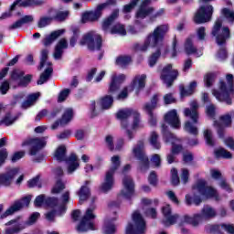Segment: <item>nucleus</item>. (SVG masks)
Here are the masks:
<instances>
[{
    "instance_id": "34",
    "label": "nucleus",
    "mask_w": 234,
    "mask_h": 234,
    "mask_svg": "<svg viewBox=\"0 0 234 234\" xmlns=\"http://www.w3.org/2000/svg\"><path fill=\"white\" fill-rule=\"evenodd\" d=\"M65 32V29H58L56 31H53L50 35H48L44 39H43V45L44 47H50L52 43L55 41L57 37H59V36H63V33Z\"/></svg>"
},
{
    "instance_id": "32",
    "label": "nucleus",
    "mask_w": 234,
    "mask_h": 234,
    "mask_svg": "<svg viewBox=\"0 0 234 234\" xmlns=\"http://www.w3.org/2000/svg\"><path fill=\"white\" fill-rule=\"evenodd\" d=\"M74 116V112L72 111V109L68 108L63 115L60 121H57L52 126L51 129H58V127H59V123L60 125H67V123H69V122H70V120H72V117Z\"/></svg>"
},
{
    "instance_id": "5",
    "label": "nucleus",
    "mask_w": 234,
    "mask_h": 234,
    "mask_svg": "<svg viewBox=\"0 0 234 234\" xmlns=\"http://www.w3.org/2000/svg\"><path fill=\"white\" fill-rule=\"evenodd\" d=\"M226 80L227 84L224 81L219 82L221 92L214 90L212 93L218 101H225L227 105H231V99L234 97L233 75L228 74Z\"/></svg>"
},
{
    "instance_id": "43",
    "label": "nucleus",
    "mask_w": 234,
    "mask_h": 234,
    "mask_svg": "<svg viewBox=\"0 0 234 234\" xmlns=\"http://www.w3.org/2000/svg\"><path fill=\"white\" fill-rule=\"evenodd\" d=\"M195 89H197V81H192L187 89L180 86L181 96H191L195 92Z\"/></svg>"
},
{
    "instance_id": "57",
    "label": "nucleus",
    "mask_w": 234,
    "mask_h": 234,
    "mask_svg": "<svg viewBox=\"0 0 234 234\" xmlns=\"http://www.w3.org/2000/svg\"><path fill=\"white\" fill-rule=\"evenodd\" d=\"M171 182L174 186L180 184V177H178V171L176 168L171 170Z\"/></svg>"
},
{
    "instance_id": "24",
    "label": "nucleus",
    "mask_w": 234,
    "mask_h": 234,
    "mask_svg": "<svg viewBox=\"0 0 234 234\" xmlns=\"http://www.w3.org/2000/svg\"><path fill=\"white\" fill-rule=\"evenodd\" d=\"M158 94H155L153 96L151 101L144 104V107L145 112H147L149 115V122L151 125H156V115L153 112V111L158 107Z\"/></svg>"
},
{
    "instance_id": "63",
    "label": "nucleus",
    "mask_w": 234,
    "mask_h": 234,
    "mask_svg": "<svg viewBox=\"0 0 234 234\" xmlns=\"http://www.w3.org/2000/svg\"><path fill=\"white\" fill-rule=\"evenodd\" d=\"M8 90H10V82H8V80H5L0 85V92L1 94L5 95L6 94V92H8Z\"/></svg>"
},
{
    "instance_id": "7",
    "label": "nucleus",
    "mask_w": 234,
    "mask_h": 234,
    "mask_svg": "<svg viewBox=\"0 0 234 234\" xmlns=\"http://www.w3.org/2000/svg\"><path fill=\"white\" fill-rule=\"evenodd\" d=\"M184 115L186 118H191L192 122L187 121L185 123V131L189 133V134H193L197 136L198 134V128L195 125V123H198V102L197 101H193L190 102V109L186 108L184 111Z\"/></svg>"
},
{
    "instance_id": "41",
    "label": "nucleus",
    "mask_w": 234,
    "mask_h": 234,
    "mask_svg": "<svg viewBox=\"0 0 234 234\" xmlns=\"http://www.w3.org/2000/svg\"><path fill=\"white\" fill-rule=\"evenodd\" d=\"M111 34H117V36H127V30L125 29V26L116 23L111 27Z\"/></svg>"
},
{
    "instance_id": "1",
    "label": "nucleus",
    "mask_w": 234,
    "mask_h": 234,
    "mask_svg": "<svg viewBox=\"0 0 234 234\" xmlns=\"http://www.w3.org/2000/svg\"><path fill=\"white\" fill-rule=\"evenodd\" d=\"M168 30L169 27L167 25L158 26L154 32L146 37L144 44L135 45V49L139 50V52H146L149 48L158 47L155 53L149 58L148 63L150 67H154V65H156V61H158V58H160L161 54H163V56H167L169 53V48L163 43L164 37H165V34H167Z\"/></svg>"
},
{
    "instance_id": "60",
    "label": "nucleus",
    "mask_w": 234,
    "mask_h": 234,
    "mask_svg": "<svg viewBox=\"0 0 234 234\" xmlns=\"http://www.w3.org/2000/svg\"><path fill=\"white\" fill-rule=\"evenodd\" d=\"M204 82H205L206 87H211V85H213V83H215V74L207 73L205 76Z\"/></svg>"
},
{
    "instance_id": "46",
    "label": "nucleus",
    "mask_w": 234,
    "mask_h": 234,
    "mask_svg": "<svg viewBox=\"0 0 234 234\" xmlns=\"http://www.w3.org/2000/svg\"><path fill=\"white\" fill-rule=\"evenodd\" d=\"M19 3H21V0H16L10 6L9 11L5 12L0 16V21H3V19H8V17H12V12L16 10V6H19Z\"/></svg>"
},
{
    "instance_id": "48",
    "label": "nucleus",
    "mask_w": 234,
    "mask_h": 234,
    "mask_svg": "<svg viewBox=\"0 0 234 234\" xmlns=\"http://www.w3.org/2000/svg\"><path fill=\"white\" fill-rule=\"evenodd\" d=\"M132 58L130 56H120L116 59V65L122 67V69H125L129 63H131Z\"/></svg>"
},
{
    "instance_id": "25",
    "label": "nucleus",
    "mask_w": 234,
    "mask_h": 234,
    "mask_svg": "<svg viewBox=\"0 0 234 234\" xmlns=\"http://www.w3.org/2000/svg\"><path fill=\"white\" fill-rule=\"evenodd\" d=\"M105 10V4L99 5L94 11L86 12L82 15V23H87V21H98L101 17Z\"/></svg>"
},
{
    "instance_id": "8",
    "label": "nucleus",
    "mask_w": 234,
    "mask_h": 234,
    "mask_svg": "<svg viewBox=\"0 0 234 234\" xmlns=\"http://www.w3.org/2000/svg\"><path fill=\"white\" fill-rule=\"evenodd\" d=\"M54 157L58 162H66L68 165V175H72V173H74V171L80 167L78 156H76L75 154H71L69 157H67V148L65 145H60L57 148Z\"/></svg>"
},
{
    "instance_id": "38",
    "label": "nucleus",
    "mask_w": 234,
    "mask_h": 234,
    "mask_svg": "<svg viewBox=\"0 0 234 234\" xmlns=\"http://www.w3.org/2000/svg\"><path fill=\"white\" fill-rule=\"evenodd\" d=\"M185 51L186 54L189 56L191 54H195L197 58H200L202 56V52L200 51L199 53L197 52V48L193 46V40L191 38H187L186 43H185Z\"/></svg>"
},
{
    "instance_id": "44",
    "label": "nucleus",
    "mask_w": 234,
    "mask_h": 234,
    "mask_svg": "<svg viewBox=\"0 0 234 234\" xmlns=\"http://www.w3.org/2000/svg\"><path fill=\"white\" fill-rule=\"evenodd\" d=\"M150 145L154 149H161L162 144H160V141L158 140V133L156 132H152L149 138Z\"/></svg>"
},
{
    "instance_id": "37",
    "label": "nucleus",
    "mask_w": 234,
    "mask_h": 234,
    "mask_svg": "<svg viewBox=\"0 0 234 234\" xmlns=\"http://www.w3.org/2000/svg\"><path fill=\"white\" fill-rule=\"evenodd\" d=\"M89 184H90V181H86L85 186H82L78 192V196L80 197V204H83V202H85V200H87V198L90 197V190L87 186H89Z\"/></svg>"
},
{
    "instance_id": "29",
    "label": "nucleus",
    "mask_w": 234,
    "mask_h": 234,
    "mask_svg": "<svg viewBox=\"0 0 234 234\" xmlns=\"http://www.w3.org/2000/svg\"><path fill=\"white\" fill-rule=\"evenodd\" d=\"M165 122L171 125L174 129H180V119L176 110H171L165 115Z\"/></svg>"
},
{
    "instance_id": "2",
    "label": "nucleus",
    "mask_w": 234,
    "mask_h": 234,
    "mask_svg": "<svg viewBox=\"0 0 234 234\" xmlns=\"http://www.w3.org/2000/svg\"><path fill=\"white\" fill-rule=\"evenodd\" d=\"M117 118L118 120H121V125L125 129L129 140H133V138H134L133 131H136V129L144 127V123H142V120H140V113L136 110H121L117 112ZM131 129L133 131H131Z\"/></svg>"
},
{
    "instance_id": "31",
    "label": "nucleus",
    "mask_w": 234,
    "mask_h": 234,
    "mask_svg": "<svg viewBox=\"0 0 234 234\" xmlns=\"http://www.w3.org/2000/svg\"><path fill=\"white\" fill-rule=\"evenodd\" d=\"M69 48V42L65 38H61L55 47V51L53 53V58L56 60L61 59L63 58V50Z\"/></svg>"
},
{
    "instance_id": "52",
    "label": "nucleus",
    "mask_w": 234,
    "mask_h": 234,
    "mask_svg": "<svg viewBox=\"0 0 234 234\" xmlns=\"http://www.w3.org/2000/svg\"><path fill=\"white\" fill-rule=\"evenodd\" d=\"M136 26H129L128 27V33L132 34V35H136V34H140V32L142 30H144V28H145V26H141L140 22H135Z\"/></svg>"
},
{
    "instance_id": "16",
    "label": "nucleus",
    "mask_w": 234,
    "mask_h": 234,
    "mask_svg": "<svg viewBox=\"0 0 234 234\" xmlns=\"http://www.w3.org/2000/svg\"><path fill=\"white\" fill-rule=\"evenodd\" d=\"M144 149L145 145L144 141H139L133 149L135 158L139 159L141 162V171H147V169H149V157L145 154Z\"/></svg>"
},
{
    "instance_id": "11",
    "label": "nucleus",
    "mask_w": 234,
    "mask_h": 234,
    "mask_svg": "<svg viewBox=\"0 0 234 234\" xmlns=\"http://www.w3.org/2000/svg\"><path fill=\"white\" fill-rule=\"evenodd\" d=\"M44 67H47L45 71L40 75L37 80V85H43L47 83L50 76H52L53 69L52 62L48 61V49H42L40 52V64L38 66V70H41Z\"/></svg>"
},
{
    "instance_id": "10",
    "label": "nucleus",
    "mask_w": 234,
    "mask_h": 234,
    "mask_svg": "<svg viewBox=\"0 0 234 234\" xmlns=\"http://www.w3.org/2000/svg\"><path fill=\"white\" fill-rule=\"evenodd\" d=\"M112 165L110 169L106 172L104 176V181L101 186V190L103 193H108L114 186V173L118 171L122 161H120V157L118 155H113L111 159Z\"/></svg>"
},
{
    "instance_id": "49",
    "label": "nucleus",
    "mask_w": 234,
    "mask_h": 234,
    "mask_svg": "<svg viewBox=\"0 0 234 234\" xmlns=\"http://www.w3.org/2000/svg\"><path fill=\"white\" fill-rule=\"evenodd\" d=\"M63 189H65V183L61 179H58L51 190V193L53 195H58V193H61Z\"/></svg>"
},
{
    "instance_id": "30",
    "label": "nucleus",
    "mask_w": 234,
    "mask_h": 234,
    "mask_svg": "<svg viewBox=\"0 0 234 234\" xmlns=\"http://www.w3.org/2000/svg\"><path fill=\"white\" fill-rule=\"evenodd\" d=\"M145 80H147L145 74L135 76L132 84L129 86L130 92H133L134 90H141V89H144L145 87Z\"/></svg>"
},
{
    "instance_id": "55",
    "label": "nucleus",
    "mask_w": 234,
    "mask_h": 234,
    "mask_svg": "<svg viewBox=\"0 0 234 234\" xmlns=\"http://www.w3.org/2000/svg\"><path fill=\"white\" fill-rule=\"evenodd\" d=\"M215 154L218 158H231V153L224 148H219L215 151Z\"/></svg>"
},
{
    "instance_id": "22",
    "label": "nucleus",
    "mask_w": 234,
    "mask_h": 234,
    "mask_svg": "<svg viewBox=\"0 0 234 234\" xmlns=\"http://www.w3.org/2000/svg\"><path fill=\"white\" fill-rule=\"evenodd\" d=\"M151 0H144L135 13L136 23H140L145 17H149L153 16V12H154V8L150 6Z\"/></svg>"
},
{
    "instance_id": "33",
    "label": "nucleus",
    "mask_w": 234,
    "mask_h": 234,
    "mask_svg": "<svg viewBox=\"0 0 234 234\" xmlns=\"http://www.w3.org/2000/svg\"><path fill=\"white\" fill-rule=\"evenodd\" d=\"M48 14L52 16L53 21H65L69 17V11H58L54 8H49Z\"/></svg>"
},
{
    "instance_id": "61",
    "label": "nucleus",
    "mask_w": 234,
    "mask_h": 234,
    "mask_svg": "<svg viewBox=\"0 0 234 234\" xmlns=\"http://www.w3.org/2000/svg\"><path fill=\"white\" fill-rule=\"evenodd\" d=\"M30 81H32V75L23 76L20 79L18 85L20 87H27V85H28V83H30Z\"/></svg>"
},
{
    "instance_id": "35",
    "label": "nucleus",
    "mask_w": 234,
    "mask_h": 234,
    "mask_svg": "<svg viewBox=\"0 0 234 234\" xmlns=\"http://www.w3.org/2000/svg\"><path fill=\"white\" fill-rule=\"evenodd\" d=\"M120 15V11L118 9H115L112 11V16H110L108 18H106L102 23V29L104 32H107L109 28L112 26V23L118 19V16Z\"/></svg>"
},
{
    "instance_id": "23",
    "label": "nucleus",
    "mask_w": 234,
    "mask_h": 234,
    "mask_svg": "<svg viewBox=\"0 0 234 234\" xmlns=\"http://www.w3.org/2000/svg\"><path fill=\"white\" fill-rule=\"evenodd\" d=\"M231 116L234 118V112H231L230 114L227 113L222 115L219 118L220 122L218 121L214 122V127H217L218 135L219 138H224V127H229V125H231Z\"/></svg>"
},
{
    "instance_id": "18",
    "label": "nucleus",
    "mask_w": 234,
    "mask_h": 234,
    "mask_svg": "<svg viewBox=\"0 0 234 234\" xmlns=\"http://www.w3.org/2000/svg\"><path fill=\"white\" fill-rule=\"evenodd\" d=\"M213 16V5H207L199 7L196 16L194 17L195 23L197 25H202V23H208L211 21V17Z\"/></svg>"
},
{
    "instance_id": "59",
    "label": "nucleus",
    "mask_w": 234,
    "mask_h": 234,
    "mask_svg": "<svg viewBox=\"0 0 234 234\" xmlns=\"http://www.w3.org/2000/svg\"><path fill=\"white\" fill-rule=\"evenodd\" d=\"M27 226L16 225L13 228L6 229L5 234H16L19 233L22 229H25Z\"/></svg>"
},
{
    "instance_id": "3",
    "label": "nucleus",
    "mask_w": 234,
    "mask_h": 234,
    "mask_svg": "<svg viewBox=\"0 0 234 234\" xmlns=\"http://www.w3.org/2000/svg\"><path fill=\"white\" fill-rule=\"evenodd\" d=\"M222 17L218 18L211 32L212 36L216 37L217 45H218V47H221L218 52V58L221 60L228 58V51L226 50V41H228V39L231 37V35L229 33V27H222Z\"/></svg>"
},
{
    "instance_id": "62",
    "label": "nucleus",
    "mask_w": 234,
    "mask_h": 234,
    "mask_svg": "<svg viewBox=\"0 0 234 234\" xmlns=\"http://www.w3.org/2000/svg\"><path fill=\"white\" fill-rule=\"evenodd\" d=\"M28 187H41V182L39 181V176H37L27 182Z\"/></svg>"
},
{
    "instance_id": "51",
    "label": "nucleus",
    "mask_w": 234,
    "mask_h": 234,
    "mask_svg": "<svg viewBox=\"0 0 234 234\" xmlns=\"http://www.w3.org/2000/svg\"><path fill=\"white\" fill-rule=\"evenodd\" d=\"M204 138L207 142V145H210V147L215 145V139L213 138V132H211V130H205Z\"/></svg>"
},
{
    "instance_id": "54",
    "label": "nucleus",
    "mask_w": 234,
    "mask_h": 234,
    "mask_svg": "<svg viewBox=\"0 0 234 234\" xmlns=\"http://www.w3.org/2000/svg\"><path fill=\"white\" fill-rule=\"evenodd\" d=\"M25 76V72L21 69H14L11 72V80L12 81H20V80Z\"/></svg>"
},
{
    "instance_id": "9",
    "label": "nucleus",
    "mask_w": 234,
    "mask_h": 234,
    "mask_svg": "<svg viewBox=\"0 0 234 234\" xmlns=\"http://www.w3.org/2000/svg\"><path fill=\"white\" fill-rule=\"evenodd\" d=\"M162 134L164 142L172 144V152L167 155V162L168 164H173V162H175V154H178V153L182 151L180 139L176 138V135L169 132L165 124L162 125Z\"/></svg>"
},
{
    "instance_id": "14",
    "label": "nucleus",
    "mask_w": 234,
    "mask_h": 234,
    "mask_svg": "<svg viewBox=\"0 0 234 234\" xmlns=\"http://www.w3.org/2000/svg\"><path fill=\"white\" fill-rule=\"evenodd\" d=\"M194 191H197L199 195L205 197V198H214V200H220L218 192L212 186H207V182L204 179H199L194 186Z\"/></svg>"
},
{
    "instance_id": "27",
    "label": "nucleus",
    "mask_w": 234,
    "mask_h": 234,
    "mask_svg": "<svg viewBox=\"0 0 234 234\" xmlns=\"http://www.w3.org/2000/svg\"><path fill=\"white\" fill-rule=\"evenodd\" d=\"M19 173V168H12L6 173L0 174V186H8L14 182V178Z\"/></svg>"
},
{
    "instance_id": "56",
    "label": "nucleus",
    "mask_w": 234,
    "mask_h": 234,
    "mask_svg": "<svg viewBox=\"0 0 234 234\" xmlns=\"http://www.w3.org/2000/svg\"><path fill=\"white\" fill-rule=\"evenodd\" d=\"M223 16L229 21V23H234V11L228 8L222 9Z\"/></svg>"
},
{
    "instance_id": "64",
    "label": "nucleus",
    "mask_w": 234,
    "mask_h": 234,
    "mask_svg": "<svg viewBox=\"0 0 234 234\" xmlns=\"http://www.w3.org/2000/svg\"><path fill=\"white\" fill-rule=\"evenodd\" d=\"M69 94H70V90L69 89H65L64 90H62L59 95H58V101H65V100H67V98H69Z\"/></svg>"
},
{
    "instance_id": "26",
    "label": "nucleus",
    "mask_w": 234,
    "mask_h": 234,
    "mask_svg": "<svg viewBox=\"0 0 234 234\" xmlns=\"http://www.w3.org/2000/svg\"><path fill=\"white\" fill-rule=\"evenodd\" d=\"M162 212L164 215L163 224L165 226H173V224H176V220H178V214H172L171 206L166 205L163 207Z\"/></svg>"
},
{
    "instance_id": "58",
    "label": "nucleus",
    "mask_w": 234,
    "mask_h": 234,
    "mask_svg": "<svg viewBox=\"0 0 234 234\" xmlns=\"http://www.w3.org/2000/svg\"><path fill=\"white\" fill-rule=\"evenodd\" d=\"M73 36L71 37L69 40L70 47H76V42L78 41V37H80V29L74 27L72 29Z\"/></svg>"
},
{
    "instance_id": "15",
    "label": "nucleus",
    "mask_w": 234,
    "mask_h": 234,
    "mask_svg": "<svg viewBox=\"0 0 234 234\" xmlns=\"http://www.w3.org/2000/svg\"><path fill=\"white\" fill-rule=\"evenodd\" d=\"M80 45H87L89 50H100L101 48V36L96 32L91 31L83 36L80 40Z\"/></svg>"
},
{
    "instance_id": "4",
    "label": "nucleus",
    "mask_w": 234,
    "mask_h": 234,
    "mask_svg": "<svg viewBox=\"0 0 234 234\" xmlns=\"http://www.w3.org/2000/svg\"><path fill=\"white\" fill-rule=\"evenodd\" d=\"M61 203L56 197H48L45 198V195H39L36 197L34 204L35 207H41L43 204L48 206L49 207H58L60 211V215H63L67 211V204H69V200H70V193L65 192L60 197Z\"/></svg>"
},
{
    "instance_id": "45",
    "label": "nucleus",
    "mask_w": 234,
    "mask_h": 234,
    "mask_svg": "<svg viewBox=\"0 0 234 234\" xmlns=\"http://www.w3.org/2000/svg\"><path fill=\"white\" fill-rule=\"evenodd\" d=\"M52 21H54L52 15L41 16L37 22V27L38 28H45V27H48Z\"/></svg>"
},
{
    "instance_id": "36",
    "label": "nucleus",
    "mask_w": 234,
    "mask_h": 234,
    "mask_svg": "<svg viewBox=\"0 0 234 234\" xmlns=\"http://www.w3.org/2000/svg\"><path fill=\"white\" fill-rule=\"evenodd\" d=\"M116 220V212H113V217L109 218L105 221V226H104V233L105 234H114L116 233V227L112 222Z\"/></svg>"
},
{
    "instance_id": "53",
    "label": "nucleus",
    "mask_w": 234,
    "mask_h": 234,
    "mask_svg": "<svg viewBox=\"0 0 234 234\" xmlns=\"http://www.w3.org/2000/svg\"><path fill=\"white\" fill-rule=\"evenodd\" d=\"M17 120L16 117H12V115L10 113H6L5 118L0 121V125H6V127H8L9 125H12V123H14V122H16Z\"/></svg>"
},
{
    "instance_id": "42",
    "label": "nucleus",
    "mask_w": 234,
    "mask_h": 234,
    "mask_svg": "<svg viewBox=\"0 0 234 234\" xmlns=\"http://www.w3.org/2000/svg\"><path fill=\"white\" fill-rule=\"evenodd\" d=\"M44 3L45 1L43 0H21V2L18 4V6H24V8L28 6H43Z\"/></svg>"
},
{
    "instance_id": "47",
    "label": "nucleus",
    "mask_w": 234,
    "mask_h": 234,
    "mask_svg": "<svg viewBox=\"0 0 234 234\" xmlns=\"http://www.w3.org/2000/svg\"><path fill=\"white\" fill-rule=\"evenodd\" d=\"M114 99L111 95H106L101 100V106L102 109L107 110L112 107Z\"/></svg>"
},
{
    "instance_id": "6",
    "label": "nucleus",
    "mask_w": 234,
    "mask_h": 234,
    "mask_svg": "<svg viewBox=\"0 0 234 234\" xmlns=\"http://www.w3.org/2000/svg\"><path fill=\"white\" fill-rule=\"evenodd\" d=\"M214 217H217V211L209 206H205L201 210V214H195L193 217L185 215L181 222L190 224V226L197 228V226L202 224L203 220H209V218H213Z\"/></svg>"
},
{
    "instance_id": "28",
    "label": "nucleus",
    "mask_w": 234,
    "mask_h": 234,
    "mask_svg": "<svg viewBox=\"0 0 234 234\" xmlns=\"http://www.w3.org/2000/svg\"><path fill=\"white\" fill-rule=\"evenodd\" d=\"M123 81H125V75L120 74L117 76L116 74H113L108 90L109 94H115V92H118Z\"/></svg>"
},
{
    "instance_id": "13",
    "label": "nucleus",
    "mask_w": 234,
    "mask_h": 234,
    "mask_svg": "<svg viewBox=\"0 0 234 234\" xmlns=\"http://www.w3.org/2000/svg\"><path fill=\"white\" fill-rule=\"evenodd\" d=\"M96 209V205L91 204L90 207L87 208L85 215L80 220V224L77 227L78 231H89L90 229L94 230V218L96 215L94 210Z\"/></svg>"
},
{
    "instance_id": "19",
    "label": "nucleus",
    "mask_w": 234,
    "mask_h": 234,
    "mask_svg": "<svg viewBox=\"0 0 234 234\" xmlns=\"http://www.w3.org/2000/svg\"><path fill=\"white\" fill-rule=\"evenodd\" d=\"M134 197V180L131 176H125L122 178V189L119 195V198H125L131 200Z\"/></svg>"
},
{
    "instance_id": "12",
    "label": "nucleus",
    "mask_w": 234,
    "mask_h": 234,
    "mask_svg": "<svg viewBox=\"0 0 234 234\" xmlns=\"http://www.w3.org/2000/svg\"><path fill=\"white\" fill-rule=\"evenodd\" d=\"M133 223L128 224L126 228V234H145V230L147 227L145 226V219L142 217L140 212H133Z\"/></svg>"
},
{
    "instance_id": "20",
    "label": "nucleus",
    "mask_w": 234,
    "mask_h": 234,
    "mask_svg": "<svg viewBox=\"0 0 234 234\" xmlns=\"http://www.w3.org/2000/svg\"><path fill=\"white\" fill-rule=\"evenodd\" d=\"M30 200H32V196H27L20 200L15 201V203L2 214L1 218H6V217L16 213V211H21L23 207H28Z\"/></svg>"
},
{
    "instance_id": "40",
    "label": "nucleus",
    "mask_w": 234,
    "mask_h": 234,
    "mask_svg": "<svg viewBox=\"0 0 234 234\" xmlns=\"http://www.w3.org/2000/svg\"><path fill=\"white\" fill-rule=\"evenodd\" d=\"M186 204V206H191L192 204H195V206H198L199 204H202V197L194 193L193 196L187 194L185 197Z\"/></svg>"
},
{
    "instance_id": "21",
    "label": "nucleus",
    "mask_w": 234,
    "mask_h": 234,
    "mask_svg": "<svg viewBox=\"0 0 234 234\" xmlns=\"http://www.w3.org/2000/svg\"><path fill=\"white\" fill-rule=\"evenodd\" d=\"M176 78H178V71L173 69V65L168 64L163 69L161 72V80L167 87H171L173 81H175Z\"/></svg>"
},
{
    "instance_id": "17",
    "label": "nucleus",
    "mask_w": 234,
    "mask_h": 234,
    "mask_svg": "<svg viewBox=\"0 0 234 234\" xmlns=\"http://www.w3.org/2000/svg\"><path fill=\"white\" fill-rule=\"evenodd\" d=\"M47 140L48 137L28 139L22 144V146L25 147V145H28L29 154L31 156H36V154L47 145Z\"/></svg>"
},
{
    "instance_id": "50",
    "label": "nucleus",
    "mask_w": 234,
    "mask_h": 234,
    "mask_svg": "<svg viewBox=\"0 0 234 234\" xmlns=\"http://www.w3.org/2000/svg\"><path fill=\"white\" fill-rule=\"evenodd\" d=\"M220 228H222V229H225V231H227V233L229 234H234V225L233 224H221V225H213L212 226V229H220Z\"/></svg>"
},
{
    "instance_id": "39",
    "label": "nucleus",
    "mask_w": 234,
    "mask_h": 234,
    "mask_svg": "<svg viewBox=\"0 0 234 234\" xmlns=\"http://www.w3.org/2000/svg\"><path fill=\"white\" fill-rule=\"evenodd\" d=\"M39 96H41V93L39 92L28 95L27 100L22 103V109H28L29 107H32V105L37 101V98H39Z\"/></svg>"
}]
</instances>
